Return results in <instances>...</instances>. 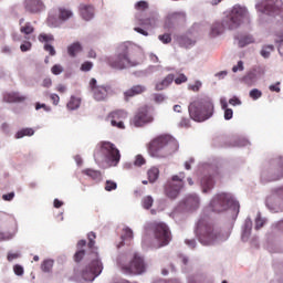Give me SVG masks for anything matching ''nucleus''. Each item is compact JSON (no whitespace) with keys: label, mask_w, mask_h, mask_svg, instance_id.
<instances>
[{"label":"nucleus","mask_w":283,"mask_h":283,"mask_svg":"<svg viewBox=\"0 0 283 283\" xmlns=\"http://www.w3.org/2000/svg\"><path fill=\"white\" fill-rule=\"evenodd\" d=\"M147 150L151 158H167L178 151V140L170 135H159L147 144Z\"/></svg>","instance_id":"f03ea898"},{"label":"nucleus","mask_w":283,"mask_h":283,"mask_svg":"<svg viewBox=\"0 0 283 283\" xmlns=\"http://www.w3.org/2000/svg\"><path fill=\"white\" fill-rule=\"evenodd\" d=\"M189 116L196 123H205L213 116V103L209 99H196L188 107Z\"/></svg>","instance_id":"423d86ee"},{"label":"nucleus","mask_w":283,"mask_h":283,"mask_svg":"<svg viewBox=\"0 0 283 283\" xmlns=\"http://www.w3.org/2000/svg\"><path fill=\"white\" fill-rule=\"evenodd\" d=\"M117 266L124 275H143V273H147L145 258L138 253H135L129 260L127 256H119Z\"/></svg>","instance_id":"39448f33"},{"label":"nucleus","mask_w":283,"mask_h":283,"mask_svg":"<svg viewBox=\"0 0 283 283\" xmlns=\"http://www.w3.org/2000/svg\"><path fill=\"white\" fill-rule=\"evenodd\" d=\"M136 10H147V8H149V4L147 3V1H139L135 4Z\"/></svg>","instance_id":"de8ad7c7"},{"label":"nucleus","mask_w":283,"mask_h":283,"mask_svg":"<svg viewBox=\"0 0 283 283\" xmlns=\"http://www.w3.org/2000/svg\"><path fill=\"white\" fill-rule=\"evenodd\" d=\"M249 19V11L244 7L235 6L222 22H214L211 27L210 36H220L224 30H235L243 21Z\"/></svg>","instance_id":"f257e3e1"},{"label":"nucleus","mask_w":283,"mask_h":283,"mask_svg":"<svg viewBox=\"0 0 283 283\" xmlns=\"http://www.w3.org/2000/svg\"><path fill=\"white\" fill-rule=\"evenodd\" d=\"M146 163L147 160L145 159V157H143V155L135 156V160H134L135 167H143V165H145Z\"/></svg>","instance_id":"ea45409f"},{"label":"nucleus","mask_w":283,"mask_h":283,"mask_svg":"<svg viewBox=\"0 0 283 283\" xmlns=\"http://www.w3.org/2000/svg\"><path fill=\"white\" fill-rule=\"evenodd\" d=\"M28 97L21 95L19 92H12L4 95V101L7 103H23Z\"/></svg>","instance_id":"412c9836"},{"label":"nucleus","mask_w":283,"mask_h":283,"mask_svg":"<svg viewBox=\"0 0 283 283\" xmlns=\"http://www.w3.org/2000/svg\"><path fill=\"white\" fill-rule=\"evenodd\" d=\"M174 81H175L174 74H168L161 82H158L156 84L157 92H163V90H167V86L171 85Z\"/></svg>","instance_id":"393cba45"},{"label":"nucleus","mask_w":283,"mask_h":283,"mask_svg":"<svg viewBox=\"0 0 283 283\" xmlns=\"http://www.w3.org/2000/svg\"><path fill=\"white\" fill-rule=\"evenodd\" d=\"M274 196H277L283 200V186L273 190Z\"/></svg>","instance_id":"e2e57ef3"},{"label":"nucleus","mask_w":283,"mask_h":283,"mask_svg":"<svg viewBox=\"0 0 283 283\" xmlns=\"http://www.w3.org/2000/svg\"><path fill=\"white\" fill-rule=\"evenodd\" d=\"M107 65L113 70H126V67H136L138 61L134 60V45L125 42L117 48L115 57L106 59Z\"/></svg>","instance_id":"20e7f679"},{"label":"nucleus","mask_w":283,"mask_h":283,"mask_svg":"<svg viewBox=\"0 0 283 283\" xmlns=\"http://www.w3.org/2000/svg\"><path fill=\"white\" fill-rule=\"evenodd\" d=\"M93 261L82 271V277L85 282H94L103 273V263L98 260V254L93 252Z\"/></svg>","instance_id":"1a4fd4ad"},{"label":"nucleus","mask_w":283,"mask_h":283,"mask_svg":"<svg viewBox=\"0 0 283 283\" xmlns=\"http://www.w3.org/2000/svg\"><path fill=\"white\" fill-rule=\"evenodd\" d=\"M158 39L161 41V43H171V35L169 33L159 35Z\"/></svg>","instance_id":"8fccbe9b"},{"label":"nucleus","mask_w":283,"mask_h":283,"mask_svg":"<svg viewBox=\"0 0 283 283\" xmlns=\"http://www.w3.org/2000/svg\"><path fill=\"white\" fill-rule=\"evenodd\" d=\"M243 83H244L245 85H249V86L253 85V83H255V73H253V72L248 73V74L243 77Z\"/></svg>","instance_id":"e433bc0d"},{"label":"nucleus","mask_w":283,"mask_h":283,"mask_svg":"<svg viewBox=\"0 0 283 283\" xmlns=\"http://www.w3.org/2000/svg\"><path fill=\"white\" fill-rule=\"evenodd\" d=\"M229 103H230L231 105H233V106H235V105H242V101H240V98H238V97H232V98H230V99H229Z\"/></svg>","instance_id":"69168bd1"},{"label":"nucleus","mask_w":283,"mask_h":283,"mask_svg":"<svg viewBox=\"0 0 283 283\" xmlns=\"http://www.w3.org/2000/svg\"><path fill=\"white\" fill-rule=\"evenodd\" d=\"M232 118H233V109L226 108L224 109V119L226 120H231Z\"/></svg>","instance_id":"5fc2aeb1"},{"label":"nucleus","mask_w":283,"mask_h":283,"mask_svg":"<svg viewBox=\"0 0 283 283\" xmlns=\"http://www.w3.org/2000/svg\"><path fill=\"white\" fill-rule=\"evenodd\" d=\"M32 49V43L31 42H25L24 44L20 45L21 52H28Z\"/></svg>","instance_id":"4d7b16f0"},{"label":"nucleus","mask_w":283,"mask_h":283,"mask_svg":"<svg viewBox=\"0 0 283 283\" xmlns=\"http://www.w3.org/2000/svg\"><path fill=\"white\" fill-rule=\"evenodd\" d=\"M92 67H94V63L86 61L81 65V71L82 72H90V70H92Z\"/></svg>","instance_id":"a18cd8bd"},{"label":"nucleus","mask_w":283,"mask_h":283,"mask_svg":"<svg viewBox=\"0 0 283 283\" xmlns=\"http://www.w3.org/2000/svg\"><path fill=\"white\" fill-rule=\"evenodd\" d=\"M27 12H31V14H36L38 12H43L45 10V4L41 1H29L25 4Z\"/></svg>","instance_id":"dca6fc26"},{"label":"nucleus","mask_w":283,"mask_h":283,"mask_svg":"<svg viewBox=\"0 0 283 283\" xmlns=\"http://www.w3.org/2000/svg\"><path fill=\"white\" fill-rule=\"evenodd\" d=\"M13 271L15 273V275H23L24 271H23V266L17 264L13 266Z\"/></svg>","instance_id":"052dcab7"},{"label":"nucleus","mask_w":283,"mask_h":283,"mask_svg":"<svg viewBox=\"0 0 283 283\" xmlns=\"http://www.w3.org/2000/svg\"><path fill=\"white\" fill-rule=\"evenodd\" d=\"M96 233L90 232L88 233V249H94V245L96 244Z\"/></svg>","instance_id":"79ce46f5"},{"label":"nucleus","mask_w":283,"mask_h":283,"mask_svg":"<svg viewBox=\"0 0 283 283\" xmlns=\"http://www.w3.org/2000/svg\"><path fill=\"white\" fill-rule=\"evenodd\" d=\"M80 12L84 21H91V19H94V7L92 6H82L80 8Z\"/></svg>","instance_id":"5701e85b"},{"label":"nucleus","mask_w":283,"mask_h":283,"mask_svg":"<svg viewBox=\"0 0 283 283\" xmlns=\"http://www.w3.org/2000/svg\"><path fill=\"white\" fill-rule=\"evenodd\" d=\"M142 206L144 209H149L150 207H154V197L153 196H146L142 200Z\"/></svg>","instance_id":"f704fd0d"},{"label":"nucleus","mask_w":283,"mask_h":283,"mask_svg":"<svg viewBox=\"0 0 283 283\" xmlns=\"http://www.w3.org/2000/svg\"><path fill=\"white\" fill-rule=\"evenodd\" d=\"M185 187V172H180L179 175H174L171 179H169L165 187L164 193L170 200H176L178 196H180V191Z\"/></svg>","instance_id":"0eeeda50"},{"label":"nucleus","mask_w":283,"mask_h":283,"mask_svg":"<svg viewBox=\"0 0 283 283\" xmlns=\"http://www.w3.org/2000/svg\"><path fill=\"white\" fill-rule=\"evenodd\" d=\"M72 17H74L72 10L65 7H60L57 8V18L54 14H50L48 17L46 23L50 28H59L61 22L69 21V19H72Z\"/></svg>","instance_id":"4468645a"},{"label":"nucleus","mask_w":283,"mask_h":283,"mask_svg":"<svg viewBox=\"0 0 283 283\" xmlns=\"http://www.w3.org/2000/svg\"><path fill=\"white\" fill-rule=\"evenodd\" d=\"M250 98H253V101H258V98H262V91L258 88H253L250 91Z\"/></svg>","instance_id":"a19ab883"},{"label":"nucleus","mask_w":283,"mask_h":283,"mask_svg":"<svg viewBox=\"0 0 283 283\" xmlns=\"http://www.w3.org/2000/svg\"><path fill=\"white\" fill-rule=\"evenodd\" d=\"M118 189V185L113 180H106L105 182V191H116Z\"/></svg>","instance_id":"58836bf2"},{"label":"nucleus","mask_w":283,"mask_h":283,"mask_svg":"<svg viewBox=\"0 0 283 283\" xmlns=\"http://www.w3.org/2000/svg\"><path fill=\"white\" fill-rule=\"evenodd\" d=\"M233 205V198L229 193H219L210 202V208L214 213H222Z\"/></svg>","instance_id":"f8f14e48"},{"label":"nucleus","mask_w":283,"mask_h":283,"mask_svg":"<svg viewBox=\"0 0 283 283\" xmlns=\"http://www.w3.org/2000/svg\"><path fill=\"white\" fill-rule=\"evenodd\" d=\"M244 70V63L242 61H239L237 65L232 67V72H242Z\"/></svg>","instance_id":"6e6d98bb"},{"label":"nucleus","mask_w":283,"mask_h":283,"mask_svg":"<svg viewBox=\"0 0 283 283\" xmlns=\"http://www.w3.org/2000/svg\"><path fill=\"white\" fill-rule=\"evenodd\" d=\"M274 51H275L274 45L266 44L262 46L260 54L261 56H263V59H269V56H271V52H274Z\"/></svg>","instance_id":"7c9ffc66"},{"label":"nucleus","mask_w":283,"mask_h":283,"mask_svg":"<svg viewBox=\"0 0 283 283\" xmlns=\"http://www.w3.org/2000/svg\"><path fill=\"white\" fill-rule=\"evenodd\" d=\"M235 39L237 41H239V48H245V45H251V43H255V40L251 34L235 35Z\"/></svg>","instance_id":"b1692460"},{"label":"nucleus","mask_w":283,"mask_h":283,"mask_svg":"<svg viewBox=\"0 0 283 283\" xmlns=\"http://www.w3.org/2000/svg\"><path fill=\"white\" fill-rule=\"evenodd\" d=\"M139 25H143L146 30H149V28H154V25H156V20L154 18L139 20Z\"/></svg>","instance_id":"c9c22d12"},{"label":"nucleus","mask_w":283,"mask_h":283,"mask_svg":"<svg viewBox=\"0 0 283 283\" xmlns=\"http://www.w3.org/2000/svg\"><path fill=\"white\" fill-rule=\"evenodd\" d=\"M2 200H4L6 202H11V200H14V192H9L7 195H3Z\"/></svg>","instance_id":"13d9d810"},{"label":"nucleus","mask_w":283,"mask_h":283,"mask_svg":"<svg viewBox=\"0 0 283 283\" xmlns=\"http://www.w3.org/2000/svg\"><path fill=\"white\" fill-rule=\"evenodd\" d=\"M83 174L88 176V178H92V180H96V182H101V180H103V175L99 170L87 168L83 170Z\"/></svg>","instance_id":"a878e982"},{"label":"nucleus","mask_w":283,"mask_h":283,"mask_svg":"<svg viewBox=\"0 0 283 283\" xmlns=\"http://www.w3.org/2000/svg\"><path fill=\"white\" fill-rule=\"evenodd\" d=\"M184 203L186 209H198V207H200V199L198 198L197 195H189L185 199Z\"/></svg>","instance_id":"aec40b11"},{"label":"nucleus","mask_w":283,"mask_h":283,"mask_svg":"<svg viewBox=\"0 0 283 283\" xmlns=\"http://www.w3.org/2000/svg\"><path fill=\"white\" fill-rule=\"evenodd\" d=\"M265 222L266 221L264 219H262V217H260V214H259L255 219V229H256V231L262 229V227H264Z\"/></svg>","instance_id":"49530a36"},{"label":"nucleus","mask_w":283,"mask_h":283,"mask_svg":"<svg viewBox=\"0 0 283 283\" xmlns=\"http://www.w3.org/2000/svg\"><path fill=\"white\" fill-rule=\"evenodd\" d=\"M35 109L39 112V109H44V112H51L52 108L45 104L35 103Z\"/></svg>","instance_id":"603ef678"},{"label":"nucleus","mask_w":283,"mask_h":283,"mask_svg":"<svg viewBox=\"0 0 283 283\" xmlns=\"http://www.w3.org/2000/svg\"><path fill=\"white\" fill-rule=\"evenodd\" d=\"M176 85H182V83H187V76L185 74H180L175 78Z\"/></svg>","instance_id":"3c124183"},{"label":"nucleus","mask_w":283,"mask_h":283,"mask_svg":"<svg viewBox=\"0 0 283 283\" xmlns=\"http://www.w3.org/2000/svg\"><path fill=\"white\" fill-rule=\"evenodd\" d=\"M270 92H276L277 94H280L281 88H280V82H277L276 84H272L269 86Z\"/></svg>","instance_id":"bf43d9fd"},{"label":"nucleus","mask_w":283,"mask_h":283,"mask_svg":"<svg viewBox=\"0 0 283 283\" xmlns=\"http://www.w3.org/2000/svg\"><path fill=\"white\" fill-rule=\"evenodd\" d=\"M101 148L106 158V163H108L111 167H117L118 163H120V150L116 148V145L111 142H102Z\"/></svg>","instance_id":"9d476101"},{"label":"nucleus","mask_w":283,"mask_h":283,"mask_svg":"<svg viewBox=\"0 0 283 283\" xmlns=\"http://www.w3.org/2000/svg\"><path fill=\"white\" fill-rule=\"evenodd\" d=\"M1 129H2L3 134H10V125L8 123H3L1 125Z\"/></svg>","instance_id":"774afa93"},{"label":"nucleus","mask_w":283,"mask_h":283,"mask_svg":"<svg viewBox=\"0 0 283 283\" xmlns=\"http://www.w3.org/2000/svg\"><path fill=\"white\" fill-rule=\"evenodd\" d=\"M145 92V86L143 85H135L124 92V99L129 101V98H134V96H138V94H143Z\"/></svg>","instance_id":"a211bd4d"},{"label":"nucleus","mask_w":283,"mask_h":283,"mask_svg":"<svg viewBox=\"0 0 283 283\" xmlns=\"http://www.w3.org/2000/svg\"><path fill=\"white\" fill-rule=\"evenodd\" d=\"M282 178L283 163L273 165L261 174L262 185H266L269 182H277V180H282Z\"/></svg>","instance_id":"ddd939ff"},{"label":"nucleus","mask_w":283,"mask_h":283,"mask_svg":"<svg viewBox=\"0 0 283 283\" xmlns=\"http://www.w3.org/2000/svg\"><path fill=\"white\" fill-rule=\"evenodd\" d=\"M1 52H2V54H12V48H10L8 45H3V46H1Z\"/></svg>","instance_id":"338daca9"},{"label":"nucleus","mask_w":283,"mask_h":283,"mask_svg":"<svg viewBox=\"0 0 283 283\" xmlns=\"http://www.w3.org/2000/svg\"><path fill=\"white\" fill-rule=\"evenodd\" d=\"M50 98H51L53 105H59V103L61 101V97H59V95H56V94H51Z\"/></svg>","instance_id":"0e129e2a"},{"label":"nucleus","mask_w":283,"mask_h":283,"mask_svg":"<svg viewBox=\"0 0 283 283\" xmlns=\"http://www.w3.org/2000/svg\"><path fill=\"white\" fill-rule=\"evenodd\" d=\"M44 50L45 52H49L50 56H55L56 55V50H54V46L52 44H44Z\"/></svg>","instance_id":"09e8293b"},{"label":"nucleus","mask_w":283,"mask_h":283,"mask_svg":"<svg viewBox=\"0 0 283 283\" xmlns=\"http://www.w3.org/2000/svg\"><path fill=\"white\" fill-rule=\"evenodd\" d=\"M51 72L55 76H59V74H62V72H63V66L61 64H55L52 66Z\"/></svg>","instance_id":"c03bdc74"},{"label":"nucleus","mask_w":283,"mask_h":283,"mask_svg":"<svg viewBox=\"0 0 283 283\" xmlns=\"http://www.w3.org/2000/svg\"><path fill=\"white\" fill-rule=\"evenodd\" d=\"M196 234L199 242H201V244L205 247L216 244V242H224V240H227V237L222 234V230L216 228L213 222H211V220H209L207 217L199 219Z\"/></svg>","instance_id":"7ed1b4c3"},{"label":"nucleus","mask_w":283,"mask_h":283,"mask_svg":"<svg viewBox=\"0 0 283 283\" xmlns=\"http://www.w3.org/2000/svg\"><path fill=\"white\" fill-rule=\"evenodd\" d=\"M84 256H85V250H80L75 253L74 260L75 262H81V260H83Z\"/></svg>","instance_id":"864d4df0"},{"label":"nucleus","mask_w":283,"mask_h":283,"mask_svg":"<svg viewBox=\"0 0 283 283\" xmlns=\"http://www.w3.org/2000/svg\"><path fill=\"white\" fill-rule=\"evenodd\" d=\"M25 136H34V129L32 128H22L21 130H19L14 138L19 139V138H23Z\"/></svg>","instance_id":"2f4dec72"},{"label":"nucleus","mask_w":283,"mask_h":283,"mask_svg":"<svg viewBox=\"0 0 283 283\" xmlns=\"http://www.w3.org/2000/svg\"><path fill=\"white\" fill-rule=\"evenodd\" d=\"M111 125L117 127V129H125V124L120 119H112Z\"/></svg>","instance_id":"37998d69"},{"label":"nucleus","mask_w":283,"mask_h":283,"mask_svg":"<svg viewBox=\"0 0 283 283\" xmlns=\"http://www.w3.org/2000/svg\"><path fill=\"white\" fill-rule=\"evenodd\" d=\"M214 185H216V181L213 180L212 176L206 175L201 178V189L203 193L211 191Z\"/></svg>","instance_id":"6ab92c4d"},{"label":"nucleus","mask_w":283,"mask_h":283,"mask_svg":"<svg viewBox=\"0 0 283 283\" xmlns=\"http://www.w3.org/2000/svg\"><path fill=\"white\" fill-rule=\"evenodd\" d=\"M20 32H22V34H32L34 27H32L30 22H27L24 27L20 28Z\"/></svg>","instance_id":"4c0bfd02"},{"label":"nucleus","mask_w":283,"mask_h":283,"mask_svg":"<svg viewBox=\"0 0 283 283\" xmlns=\"http://www.w3.org/2000/svg\"><path fill=\"white\" fill-rule=\"evenodd\" d=\"M122 242L117 245L118 249H120V247H125V240H134V231L129 228H125L123 230V234H122Z\"/></svg>","instance_id":"bb28decb"},{"label":"nucleus","mask_w":283,"mask_h":283,"mask_svg":"<svg viewBox=\"0 0 283 283\" xmlns=\"http://www.w3.org/2000/svg\"><path fill=\"white\" fill-rule=\"evenodd\" d=\"M151 229L160 247H167L171 242V231L165 223L155 222L151 224Z\"/></svg>","instance_id":"9b49d317"},{"label":"nucleus","mask_w":283,"mask_h":283,"mask_svg":"<svg viewBox=\"0 0 283 283\" xmlns=\"http://www.w3.org/2000/svg\"><path fill=\"white\" fill-rule=\"evenodd\" d=\"M179 125L181 127H191V120H189V118H181Z\"/></svg>","instance_id":"680f3d73"},{"label":"nucleus","mask_w":283,"mask_h":283,"mask_svg":"<svg viewBox=\"0 0 283 283\" xmlns=\"http://www.w3.org/2000/svg\"><path fill=\"white\" fill-rule=\"evenodd\" d=\"M256 10H259V12H262V14H275L276 12L273 3H269L266 1L259 2L256 4Z\"/></svg>","instance_id":"f3484780"},{"label":"nucleus","mask_w":283,"mask_h":283,"mask_svg":"<svg viewBox=\"0 0 283 283\" xmlns=\"http://www.w3.org/2000/svg\"><path fill=\"white\" fill-rule=\"evenodd\" d=\"M149 123H154V115L149 113V107L142 106L133 117V125L135 127H145Z\"/></svg>","instance_id":"2eb2a0df"},{"label":"nucleus","mask_w":283,"mask_h":283,"mask_svg":"<svg viewBox=\"0 0 283 283\" xmlns=\"http://www.w3.org/2000/svg\"><path fill=\"white\" fill-rule=\"evenodd\" d=\"M54 266V260H44L41 264V270L43 271V273H50V271H52Z\"/></svg>","instance_id":"473e14b6"},{"label":"nucleus","mask_w":283,"mask_h":283,"mask_svg":"<svg viewBox=\"0 0 283 283\" xmlns=\"http://www.w3.org/2000/svg\"><path fill=\"white\" fill-rule=\"evenodd\" d=\"M149 182H156L158 180V176H160V170L158 168L153 167L147 172Z\"/></svg>","instance_id":"c85d7f7f"},{"label":"nucleus","mask_w":283,"mask_h":283,"mask_svg":"<svg viewBox=\"0 0 283 283\" xmlns=\"http://www.w3.org/2000/svg\"><path fill=\"white\" fill-rule=\"evenodd\" d=\"M67 109H78L81 107V98L76 96H71L69 103L66 104Z\"/></svg>","instance_id":"cd10ccee"},{"label":"nucleus","mask_w":283,"mask_h":283,"mask_svg":"<svg viewBox=\"0 0 283 283\" xmlns=\"http://www.w3.org/2000/svg\"><path fill=\"white\" fill-rule=\"evenodd\" d=\"M38 41H40V43H52L54 41V35L40 33L38 36Z\"/></svg>","instance_id":"72a5a7b5"},{"label":"nucleus","mask_w":283,"mask_h":283,"mask_svg":"<svg viewBox=\"0 0 283 283\" xmlns=\"http://www.w3.org/2000/svg\"><path fill=\"white\" fill-rule=\"evenodd\" d=\"M88 87L91 90L94 101H97L98 103L103 101H107L109 96H114V94H116L112 85L109 84L98 85V81H96V78L94 77L91 78L88 83Z\"/></svg>","instance_id":"6e6552de"},{"label":"nucleus","mask_w":283,"mask_h":283,"mask_svg":"<svg viewBox=\"0 0 283 283\" xmlns=\"http://www.w3.org/2000/svg\"><path fill=\"white\" fill-rule=\"evenodd\" d=\"M81 52H83V44H81V42H73L71 45L67 46V54L72 59L78 56Z\"/></svg>","instance_id":"4be33fe9"},{"label":"nucleus","mask_w":283,"mask_h":283,"mask_svg":"<svg viewBox=\"0 0 283 283\" xmlns=\"http://www.w3.org/2000/svg\"><path fill=\"white\" fill-rule=\"evenodd\" d=\"M112 120H125L127 118V112L125 111H114L109 114Z\"/></svg>","instance_id":"c756f323"}]
</instances>
